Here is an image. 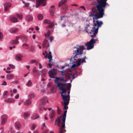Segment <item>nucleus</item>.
<instances>
[{
    "mask_svg": "<svg viewBox=\"0 0 133 133\" xmlns=\"http://www.w3.org/2000/svg\"><path fill=\"white\" fill-rule=\"evenodd\" d=\"M87 58L85 56L84 57H83L82 59H81V61H82L81 62L82 63H83L84 62L86 63V62L85 61V59L86 58Z\"/></svg>",
    "mask_w": 133,
    "mask_h": 133,
    "instance_id": "nucleus-38",
    "label": "nucleus"
},
{
    "mask_svg": "<svg viewBox=\"0 0 133 133\" xmlns=\"http://www.w3.org/2000/svg\"><path fill=\"white\" fill-rule=\"evenodd\" d=\"M5 72L6 73H10L11 72L10 71H7V70H6Z\"/></svg>",
    "mask_w": 133,
    "mask_h": 133,
    "instance_id": "nucleus-62",
    "label": "nucleus"
},
{
    "mask_svg": "<svg viewBox=\"0 0 133 133\" xmlns=\"http://www.w3.org/2000/svg\"><path fill=\"white\" fill-rule=\"evenodd\" d=\"M48 58L50 60H52V56L51 55L48 56L47 55H46L45 56V58Z\"/></svg>",
    "mask_w": 133,
    "mask_h": 133,
    "instance_id": "nucleus-37",
    "label": "nucleus"
},
{
    "mask_svg": "<svg viewBox=\"0 0 133 133\" xmlns=\"http://www.w3.org/2000/svg\"><path fill=\"white\" fill-rule=\"evenodd\" d=\"M16 31V29H14L13 28H11L10 30V32L11 33H15Z\"/></svg>",
    "mask_w": 133,
    "mask_h": 133,
    "instance_id": "nucleus-33",
    "label": "nucleus"
},
{
    "mask_svg": "<svg viewBox=\"0 0 133 133\" xmlns=\"http://www.w3.org/2000/svg\"><path fill=\"white\" fill-rule=\"evenodd\" d=\"M23 47H29V45L25 43L24 44H23Z\"/></svg>",
    "mask_w": 133,
    "mask_h": 133,
    "instance_id": "nucleus-50",
    "label": "nucleus"
},
{
    "mask_svg": "<svg viewBox=\"0 0 133 133\" xmlns=\"http://www.w3.org/2000/svg\"><path fill=\"white\" fill-rule=\"evenodd\" d=\"M36 125L34 124H33L32 127L31 128V129L32 130H34V129L35 128H36Z\"/></svg>",
    "mask_w": 133,
    "mask_h": 133,
    "instance_id": "nucleus-47",
    "label": "nucleus"
},
{
    "mask_svg": "<svg viewBox=\"0 0 133 133\" xmlns=\"http://www.w3.org/2000/svg\"><path fill=\"white\" fill-rule=\"evenodd\" d=\"M5 101L6 102L12 103L14 102V100L11 98H6L5 99Z\"/></svg>",
    "mask_w": 133,
    "mask_h": 133,
    "instance_id": "nucleus-23",
    "label": "nucleus"
},
{
    "mask_svg": "<svg viewBox=\"0 0 133 133\" xmlns=\"http://www.w3.org/2000/svg\"><path fill=\"white\" fill-rule=\"evenodd\" d=\"M7 83L6 81H4L3 83L1 84L2 85H6Z\"/></svg>",
    "mask_w": 133,
    "mask_h": 133,
    "instance_id": "nucleus-49",
    "label": "nucleus"
},
{
    "mask_svg": "<svg viewBox=\"0 0 133 133\" xmlns=\"http://www.w3.org/2000/svg\"><path fill=\"white\" fill-rule=\"evenodd\" d=\"M71 85V84L70 83H69L67 88H63L62 87L59 88V89L62 91L61 92V95L62 97V99L64 102V103H65V102H68V103H69V102L70 99H69L68 97L66 96V94L67 90H69L70 88Z\"/></svg>",
    "mask_w": 133,
    "mask_h": 133,
    "instance_id": "nucleus-4",
    "label": "nucleus"
},
{
    "mask_svg": "<svg viewBox=\"0 0 133 133\" xmlns=\"http://www.w3.org/2000/svg\"><path fill=\"white\" fill-rule=\"evenodd\" d=\"M94 10V8H92V11L91 12V13L90 14L89 16L91 14H94L95 12V10Z\"/></svg>",
    "mask_w": 133,
    "mask_h": 133,
    "instance_id": "nucleus-48",
    "label": "nucleus"
},
{
    "mask_svg": "<svg viewBox=\"0 0 133 133\" xmlns=\"http://www.w3.org/2000/svg\"><path fill=\"white\" fill-rule=\"evenodd\" d=\"M7 116L6 115H3L1 117L2 120L1 124L2 125H4L5 123L6 119Z\"/></svg>",
    "mask_w": 133,
    "mask_h": 133,
    "instance_id": "nucleus-13",
    "label": "nucleus"
},
{
    "mask_svg": "<svg viewBox=\"0 0 133 133\" xmlns=\"http://www.w3.org/2000/svg\"><path fill=\"white\" fill-rule=\"evenodd\" d=\"M46 0H36V7L38 8L41 4H42L43 6H44L46 4Z\"/></svg>",
    "mask_w": 133,
    "mask_h": 133,
    "instance_id": "nucleus-9",
    "label": "nucleus"
},
{
    "mask_svg": "<svg viewBox=\"0 0 133 133\" xmlns=\"http://www.w3.org/2000/svg\"><path fill=\"white\" fill-rule=\"evenodd\" d=\"M50 31H48L47 32V35L48 36H48H49V35H50Z\"/></svg>",
    "mask_w": 133,
    "mask_h": 133,
    "instance_id": "nucleus-54",
    "label": "nucleus"
},
{
    "mask_svg": "<svg viewBox=\"0 0 133 133\" xmlns=\"http://www.w3.org/2000/svg\"><path fill=\"white\" fill-rule=\"evenodd\" d=\"M92 38L87 43L85 44V46H87V50H89L93 48L94 46V44L96 43V41H98L97 39H94L95 37H92Z\"/></svg>",
    "mask_w": 133,
    "mask_h": 133,
    "instance_id": "nucleus-6",
    "label": "nucleus"
},
{
    "mask_svg": "<svg viewBox=\"0 0 133 133\" xmlns=\"http://www.w3.org/2000/svg\"><path fill=\"white\" fill-rule=\"evenodd\" d=\"M55 112L54 110H52L50 112L49 114V116L51 118H53L55 117Z\"/></svg>",
    "mask_w": 133,
    "mask_h": 133,
    "instance_id": "nucleus-17",
    "label": "nucleus"
},
{
    "mask_svg": "<svg viewBox=\"0 0 133 133\" xmlns=\"http://www.w3.org/2000/svg\"><path fill=\"white\" fill-rule=\"evenodd\" d=\"M107 1L97 0L98 4L96 5V7L98 11V12L99 13V16L100 17L103 16L104 15L105 10L103 8H106L107 6H109V4L106 3Z\"/></svg>",
    "mask_w": 133,
    "mask_h": 133,
    "instance_id": "nucleus-3",
    "label": "nucleus"
},
{
    "mask_svg": "<svg viewBox=\"0 0 133 133\" xmlns=\"http://www.w3.org/2000/svg\"><path fill=\"white\" fill-rule=\"evenodd\" d=\"M48 56H50V55H51V52H50V51L49 53V54H48L47 55Z\"/></svg>",
    "mask_w": 133,
    "mask_h": 133,
    "instance_id": "nucleus-63",
    "label": "nucleus"
},
{
    "mask_svg": "<svg viewBox=\"0 0 133 133\" xmlns=\"http://www.w3.org/2000/svg\"><path fill=\"white\" fill-rule=\"evenodd\" d=\"M23 15L22 13H19L17 14V22H19V20H21L22 19Z\"/></svg>",
    "mask_w": 133,
    "mask_h": 133,
    "instance_id": "nucleus-16",
    "label": "nucleus"
},
{
    "mask_svg": "<svg viewBox=\"0 0 133 133\" xmlns=\"http://www.w3.org/2000/svg\"><path fill=\"white\" fill-rule=\"evenodd\" d=\"M39 69L41 68H42V65L40 63H39Z\"/></svg>",
    "mask_w": 133,
    "mask_h": 133,
    "instance_id": "nucleus-59",
    "label": "nucleus"
},
{
    "mask_svg": "<svg viewBox=\"0 0 133 133\" xmlns=\"http://www.w3.org/2000/svg\"><path fill=\"white\" fill-rule=\"evenodd\" d=\"M61 117L59 116H58L56 119L55 123V125H56L57 124L58 125V126L60 127L61 126V120L60 119Z\"/></svg>",
    "mask_w": 133,
    "mask_h": 133,
    "instance_id": "nucleus-11",
    "label": "nucleus"
},
{
    "mask_svg": "<svg viewBox=\"0 0 133 133\" xmlns=\"http://www.w3.org/2000/svg\"><path fill=\"white\" fill-rule=\"evenodd\" d=\"M9 66L11 68L13 69H14L15 68L14 66L11 64H9Z\"/></svg>",
    "mask_w": 133,
    "mask_h": 133,
    "instance_id": "nucleus-45",
    "label": "nucleus"
},
{
    "mask_svg": "<svg viewBox=\"0 0 133 133\" xmlns=\"http://www.w3.org/2000/svg\"><path fill=\"white\" fill-rule=\"evenodd\" d=\"M9 20L10 21L13 23L17 22V17L15 16H11L9 18Z\"/></svg>",
    "mask_w": 133,
    "mask_h": 133,
    "instance_id": "nucleus-12",
    "label": "nucleus"
},
{
    "mask_svg": "<svg viewBox=\"0 0 133 133\" xmlns=\"http://www.w3.org/2000/svg\"><path fill=\"white\" fill-rule=\"evenodd\" d=\"M10 92H11V96H12L13 94H16V89H14L12 90H11Z\"/></svg>",
    "mask_w": 133,
    "mask_h": 133,
    "instance_id": "nucleus-32",
    "label": "nucleus"
},
{
    "mask_svg": "<svg viewBox=\"0 0 133 133\" xmlns=\"http://www.w3.org/2000/svg\"><path fill=\"white\" fill-rule=\"evenodd\" d=\"M66 26V25L65 23H64L62 25V28L65 27Z\"/></svg>",
    "mask_w": 133,
    "mask_h": 133,
    "instance_id": "nucleus-55",
    "label": "nucleus"
},
{
    "mask_svg": "<svg viewBox=\"0 0 133 133\" xmlns=\"http://www.w3.org/2000/svg\"><path fill=\"white\" fill-rule=\"evenodd\" d=\"M35 60H31L30 62L31 63H35Z\"/></svg>",
    "mask_w": 133,
    "mask_h": 133,
    "instance_id": "nucleus-56",
    "label": "nucleus"
},
{
    "mask_svg": "<svg viewBox=\"0 0 133 133\" xmlns=\"http://www.w3.org/2000/svg\"><path fill=\"white\" fill-rule=\"evenodd\" d=\"M4 11H8L11 5V4L9 2H6L4 4Z\"/></svg>",
    "mask_w": 133,
    "mask_h": 133,
    "instance_id": "nucleus-10",
    "label": "nucleus"
},
{
    "mask_svg": "<svg viewBox=\"0 0 133 133\" xmlns=\"http://www.w3.org/2000/svg\"><path fill=\"white\" fill-rule=\"evenodd\" d=\"M49 25L48 27H49L50 28H52L54 25V23H51L49 24Z\"/></svg>",
    "mask_w": 133,
    "mask_h": 133,
    "instance_id": "nucleus-36",
    "label": "nucleus"
},
{
    "mask_svg": "<svg viewBox=\"0 0 133 133\" xmlns=\"http://www.w3.org/2000/svg\"><path fill=\"white\" fill-rule=\"evenodd\" d=\"M69 103H68L67 102H65V103H64V107H63V109H68V107L67 106V105Z\"/></svg>",
    "mask_w": 133,
    "mask_h": 133,
    "instance_id": "nucleus-27",
    "label": "nucleus"
},
{
    "mask_svg": "<svg viewBox=\"0 0 133 133\" xmlns=\"http://www.w3.org/2000/svg\"><path fill=\"white\" fill-rule=\"evenodd\" d=\"M48 41L46 39H45L44 41L43 44V48H45L46 46V44L47 43Z\"/></svg>",
    "mask_w": 133,
    "mask_h": 133,
    "instance_id": "nucleus-29",
    "label": "nucleus"
},
{
    "mask_svg": "<svg viewBox=\"0 0 133 133\" xmlns=\"http://www.w3.org/2000/svg\"><path fill=\"white\" fill-rule=\"evenodd\" d=\"M31 103V100L30 99H28L25 101L24 102V104L25 105H30Z\"/></svg>",
    "mask_w": 133,
    "mask_h": 133,
    "instance_id": "nucleus-25",
    "label": "nucleus"
},
{
    "mask_svg": "<svg viewBox=\"0 0 133 133\" xmlns=\"http://www.w3.org/2000/svg\"><path fill=\"white\" fill-rule=\"evenodd\" d=\"M61 110L58 107H57V113L58 115H59L61 114Z\"/></svg>",
    "mask_w": 133,
    "mask_h": 133,
    "instance_id": "nucleus-41",
    "label": "nucleus"
},
{
    "mask_svg": "<svg viewBox=\"0 0 133 133\" xmlns=\"http://www.w3.org/2000/svg\"><path fill=\"white\" fill-rule=\"evenodd\" d=\"M34 95L33 94H30L29 96V98H31L34 97Z\"/></svg>",
    "mask_w": 133,
    "mask_h": 133,
    "instance_id": "nucleus-46",
    "label": "nucleus"
},
{
    "mask_svg": "<svg viewBox=\"0 0 133 133\" xmlns=\"http://www.w3.org/2000/svg\"><path fill=\"white\" fill-rule=\"evenodd\" d=\"M67 1V0H61V1L59 2L58 3V6H61L62 5L65 4Z\"/></svg>",
    "mask_w": 133,
    "mask_h": 133,
    "instance_id": "nucleus-19",
    "label": "nucleus"
},
{
    "mask_svg": "<svg viewBox=\"0 0 133 133\" xmlns=\"http://www.w3.org/2000/svg\"><path fill=\"white\" fill-rule=\"evenodd\" d=\"M81 8L83 9L84 10H85L86 9L85 8V7L83 6H82L80 7Z\"/></svg>",
    "mask_w": 133,
    "mask_h": 133,
    "instance_id": "nucleus-57",
    "label": "nucleus"
},
{
    "mask_svg": "<svg viewBox=\"0 0 133 133\" xmlns=\"http://www.w3.org/2000/svg\"><path fill=\"white\" fill-rule=\"evenodd\" d=\"M23 56L22 54H17V61H21L22 60Z\"/></svg>",
    "mask_w": 133,
    "mask_h": 133,
    "instance_id": "nucleus-22",
    "label": "nucleus"
},
{
    "mask_svg": "<svg viewBox=\"0 0 133 133\" xmlns=\"http://www.w3.org/2000/svg\"><path fill=\"white\" fill-rule=\"evenodd\" d=\"M3 37V35L2 33L1 32H0V40Z\"/></svg>",
    "mask_w": 133,
    "mask_h": 133,
    "instance_id": "nucleus-51",
    "label": "nucleus"
},
{
    "mask_svg": "<svg viewBox=\"0 0 133 133\" xmlns=\"http://www.w3.org/2000/svg\"><path fill=\"white\" fill-rule=\"evenodd\" d=\"M37 17L38 19L42 20L43 18V16L41 14H39L37 16Z\"/></svg>",
    "mask_w": 133,
    "mask_h": 133,
    "instance_id": "nucleus-30",
    "label": "nucleus"
},
{
    "mask_svg": "<svg viewBox=\"0 0 133 133\" xmlns=\"http://www.w3.org/2000/svg\"><path fill=\"white\" fill-rule=\"evenodd\" d=\"M65 76L66 78L71 79L72 77V79H73L76 78V77L74 75H73L71 74V71L70 69L66 71L65 73Z\"/></svg>",
    "mask_w": 133,
    "mask_h": 133,
    "instance_id": "nucleus-7",
    "label": "nucleus"
},
{
    "mask_svg": "<svg viewBox=\"0 0 133 133\" xmlns=\"http://www.w3.org/2000/svg\"><path fill=\"white\" fill-rule=\"evenodd\" d=\"M33 72H37V70L36 67H34L33 69Z\"/></svg>",
    "mask_w": 133,
    "mask_h": 133,
    "instance_id": "nucleus-44",
    "label": "nucleus"
},
{
    "mask_svg": "<svg viewBox=\"0 0 133 133\" xmlns=\"http://www.w3.org/2000/svg\"><path fill=\"white\" fill-rule=\"evenodd\" d=\"M36 36L35 34H34L32 36V38L34 39H35V38Z\"/></svg>",
    "mask_w": 133,
    "mask_h": 133,
    "instance_id": "nucleus-58",
    "label": "nucleus"
},
{
    "mask_svg": "<svg viewBox=\"0 0 133 133\" xmlns=\"http://www.w3.org/2000/svg\"><path fill=\"white\" fill-rule=\"evenodd\" d=\"M48 130H45L44 131L42 132L41 133H48Z\"/></svg>",
    "mask_w": 133,
    "mask_h": 133,
    "instance_id": "nucleus-52",
    "label": "nucleus"
},
{
    "mask_svg": "<svg viewBox=\"0 0 133 133\" xmlns=\"http://www.w3.org/2000/svg\"><path fill=\"white\" fill-rule=\"evenodd\" d=\"M13 75L12 74H8L6 75V78L7 79L10 80L13 78Z\"/></svg>",
    "mask_w": 133,
    "mask_h": 133,
    "instance_id": "nucleus-26",
    "label": "nucleus"
},
{
    "mask_svg": "<svg viewBox=\"0 0 133 133\" xmlns=\"http://www.w3.org/2000/svg\"><path fill=\"white\" fill-rule=\"evenodd\" d=\"M62 126L61 127V130L60 131V133H63L66 132V130L63 129L65 127V122H63L61 123Z\"/></svg>",
    "mask_w": 133,
    "mask_h": 133,
    "instance_id": "nucleus-14",
    "label": "nucleus"
},
{
    "mask_svg": "<svg viewBox=\"0 0 133 133\" xmlns=\"http://www.w3.org/2000/svg\"><path fill=\"white\" fill-rule=\"evenodd\" d=\"M99 13L98 12V14L97 13L95 15L91 14L89 16L90 17H93V23L94 24L93 27L91 30L90 32L91 37H96V36L98 32V30L99 28L100 27L102 24H103V22L101 21L97 20L95 21V19H97L101 18L103 17H100L99 16Z\"/></svg>",
    "mask_w": 133,
    "mask_h": 133,
    "instance_id": "nucleus-1",
    "label": "nucleus"
},
{
    "mask_svg": "<svg viewBox=\"0 0 133 133\" xmlns=\"http://www.w3.org/2000/svg\"><path fill=\"white\" fill-rule=\"evenodd\" d=\"M48 73L49 76L51 78H55L57 76V70L53 69L52 70L49 71Z\"/></svg>",
    "mask_w": 133,
    "mask_h": 133,
    "instance_id": "nucleus-8",
    "label": "nucleus"
},
{
    "mask_svg": "<svg viewBox=\"0 0 133 133\" xmlns=\"http://www.w3.org/2000/svg\"><path fill=\"white\" fill-rule=\"evenodd\" d=\"M41 102L43 104H45L46 102L49 103L47 98L45 97H43L41 98Z\"/></svg>",
    "mask_w": 133,
    "mask_h": 133,
    "instance_id": "nucleus-18",
    "label": "nucleus"
},
{
    "mask_svg": "<svg viewBox=\"0 0 133 133\" xmlns=\"http://www.w3.org/2000/svg\"><path fill=\"white\" fill-rule=\"evenodd\" d=\"M26 20L27 21H32L33 19V18L31 16L27 15L26 17Z\"/></svg>",
    "mask_w": 133,
    "mask_h": 133,
    "instance_id": "nucleus-20",
    "label": "nucleus"
},
{
    "mask_svg": "<svg viewBox=\"0 0 133 133\" xmlns=\"http://www.w3.org/2000/svg\"><path fill=\"white\" fill-rule=\"evenodd\" d=\"M67 111L66 110H65L64 111V114L63 115L62 121L64 122V123L65 122Z\"/></svg>",
    "mask_w": 133,
    "mask_h": 133,
    "instance_id": "nucleus-21",
    "label": "nucleus"
},
{
    "mask_svg": "<svg viewBox=\"0 0 133 133\" xmlns=\"http://www.w3.org/2000/svg\"><path fill=\"white\" fill-rule=\"evenodd\" d=\"M66 96L67 97H68L69 99H70V95L69 94H68V95H66Z\"/></svg>",
    "mask_w": 133,
    "mask_h": 133,
    "instance_id": "nucleus-60",
    "label": "nucleus"
},
{
    "mask_svg": "<svg viewBox=\"0 0 133 133\" xmlns=\"http://www.w3.org/2000/svg\"><path fill=\"white\" fill-rule=\"evenodd\" d=\"M39 116L37 114H34L33 115L32 118L33 119H36L38 118Z\"/></svg>",
    "mask_w": 133,
    "mask_h": 133,
    "instance_id": "nucleus-28",
    "label": "nucleus"
},
{
    "mask_svg": "<svg viewBox=\"0 0 133 133\" xmlns=\"http://www.w3.org/2000/svg\"><path fill=\"white\" fill-rule=\"evenodd\" d=\"M23 3L25 4V7L28 8L29 6V4L28 3L25 2H23Z\"/></svg>",
    "mask_w": 133,
    "mask_h": 133,
    "instance_id": "nucleus-40",
    "label": "nucleus"
},
{
    "mask_svg": "<svg viewBox=\"0 0 133 133\" xmlns=\"http://www.w3.org/2000/svg\"><path fill=\"white\" fill-rule=\"evenodd\" d=\"M43 22L44 24H50L51 23V22L48 19H45L44 20Z\"/></svg>",
    "mask_w": 133,
    "mask_h": 133,
    "instance_id": "nucleus-34",
    "label": "nucleus"
},
{
    "mask_svg": "<svg viewBox=\"0 0 133 133\" xmlns=\"http://www.w3.org/2000/svg\"><path fill=\"white\" fill-rule=\"evenodd\" d=\"M8 92L7 91H5L3 94V96L4 98L8 96Z\"/></svg>",
    "mask_w": 133,
    "mask_h": 133,
    "instance_id": "nucleus-35",
    "label": "nucleus"
},
{
    "mask_svg": "<svg viewBox=\"0 0 133 133\" xmlns=\"http://www.w3.org/2000/svg\"><path fill=\"white\" fill-rule=\"evenodd\" d=\"M36 30L38 31V30H39V28H38V26H37L36 27Z\"/></svg>",
    "mask_w": 133,
    "mask_h": 133,
    "instance_id": "nucleus-61",
    "label": "nucleus"
},
{
    "mask_svg": "<svg viewBox=\"0 0 133 133\" xmlns=\"http://www.w3.org/2000/svg\"><path fill=\"white\" fill-rule=\"evenodd\" d=\"M74 48H76V50H74L73 54L75 55L74 56V60L73 62L75 64H74L72 66L73 67H76L78 66L79 65L81 64V58H78L77 59V58L78 55H80L81 56L83 54V50H85V48L83 45H77L76 47H74Z\"/></svg>",
    "mask_w": 133,
    "mask_h": 133,
    "instance_id": "nucleus-2",
    "label": "nucleus"
},
{
    "mask_svg": "<svg viewBox=\"0 0 133 133\" xmlns=\"http://www.w3.org/2000/svg\"><path fill=\"white\" fill-rule=\"evenodd\" d=\"M89 24H87L85 25V28H87L89 27Z\"/></svg>",
    "mask_w": 133,
    "mask_h": 133,
    "instance_id": "nucleus-53",
    "label": "nucleus"
},
{
    "mask_svg": "<svg viewBox=\"0 0 133 133\" xmlns=\"http://www.w3.org/2000/svg\"><path fill=\"white\" fill-rule=\"evenodd\" d=\"M30 50L31 51L33 52L35 50V48L34 47L32 46H31L30 47Z\"/></svg>",
    "mask_w": 133,
    "mask_h": 133,
    "instance_id": "nucleus-43",
    "label": "nucleus"
},
{
    "mask_svg": "<svg viewBox=\"0 0 133 133\" xmlns=\"http://www.w3.org/2000/svg\"><path fill=\"white\" fill-rule=\"evenodd\" d=\"M48 38L50 39V42H51L53 39V37H50V36H48Z\"/></svg>",
    "mask_w": 133,
    "mask_h": 133,
    "instance_id": "nucleus-42",
    "label": "nucleus"
},
{
    "mask_svg": "<svg viewBox=\"0 0 133 133\" xmlns=\"http://www.w3.org/2000/svg\"><path fill=\"white\" fill-rule=\"evenodd\" d=\"M32 85V83L31 80H29L26 84V85L29 87L31 86Z\"/></svg>",
    "mask_w": 133,
    "mask_h": 133,
    "instance_id": "nucleus-31",
    "label": "nucleus"
},
{
    "mask_svg": "<svg viewBox=\"0 0 133 133\" xmlns=\"http://www.w3.org/2000/svg\"><path fill=\"white\" fill-rule=\"evenodd\" d=\"M30 115V113L28 112H25L23 114V117L24 119H26L29 117Z\"/></svg>",
    "mask_w": 133,
    "mask_h": 133,
    "instance_id": "nucleus-24",
    "label": "nucleus"
},
{
    "mask_svg": "<svg viewBox=\"0 0 133 133\" xmlns=\"http://www.w3.org/2000/svg\"><path fill=\"white\" fill-rule=\"evenodd\" d=\"M13 43L15 44H16L17 43V41L16 40H15L13 41Z\"/></svg>",
    "mask_w": 133,
    "mask_h": 133,
    "instance_id": "nucleus-64",
    "label": "nucleus"
},
{
    "mask_svg": "<svg viewBox=\"0 0 133 133\" xmlns=\"http://www.w3.org/2000/svg\"><path fill=\"white\" fill-rule=\"evenodd\" d=\"M21 124L19 122H17V129L21 128Z\"/></svg>",
    "mask_w": 133,
    "mask_h": 133,
    "instance_id": "nucleus-39",
    "label": "nucleus"
},
{
    "mask_svg": "<svg viewBox=\"0 0 133 133\" xmlns=\"http://www.w3.org/2000/svg\"><path fill=\"white\" fill-rule=\"evenodd\" d=\"M55 9V6L52 5L51 6L50 9V15L51 16H53L54 15Z\"/></svg>",
    "mask_w": 133,
    "mask_h": 133,
    "instance_id": "nucleus-15",
    "label": "nucleus"
},
{
    "mask_svg": "<svg viewBox=\"0 0 133 133\" xmlns=\"http://www.w3.org/2000/svg\"><path fill=\"white\" fill-rule=\"evenodd\" d=\"M66 79H65L63 77H56L55 80V83L57 84V87H59L60 86H61L59 87H63V88H67V86L68 85H66L67 83H59L60 82H66Z\"/></svg>",
    "mask_w": 133,
    "mask_h": 133,
    "instance_id": "nucleus-5",
    "label": "nucleus"
}]
</instances>
